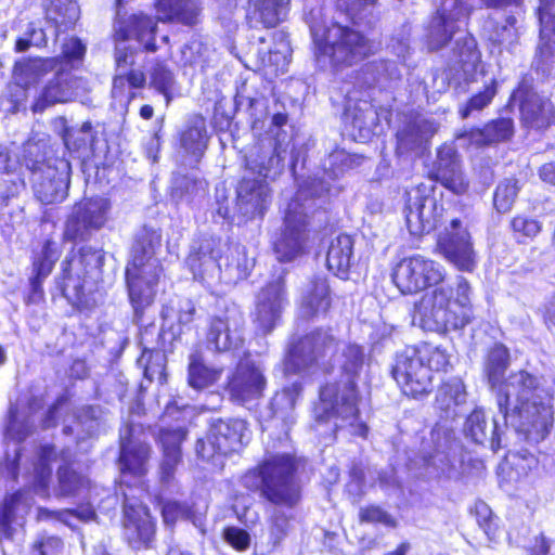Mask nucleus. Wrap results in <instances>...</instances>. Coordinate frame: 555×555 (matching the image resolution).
I'll use <instances>...</instances> for the list:
<instances>
[{
	"label": "nucleus",
	"mask_w": 555,
	"mask_h": 555,
	"mask_svg": "<svg viewBox=\"0 0 555 555\" xmlns=\"http://www.w3.org/2000/svg\"><path fill=\"white\" fill-rule=\"evenodd\" d=\"M446 268L425 256L413 255L395 264L391 279L400 293L417 294L428 289L415 304L413 322L424 331L447 333L465 327L474 318L472 287L460 276L444 284Z\"/></svg>",
	"instance_id": "1"
},
{
	"label": "nucleus",
	"mask_w": 555,
	"mask_h": 555,
	"mask_svg": "<svg viewBox=\"0 0 555 555\" xmlns=\"http://www.w3.org/2000/svg\"><path fill=\"white\" fill-rule=\"evenodd\" d=\"M508 359L507 348L495 345L489 352L486 366L489 384L496 393L499 410L521 430L543 437L553 424L554 382L525 370L512 373L504 379Z\"/></svg>",
	"instance_id": "2"
},
{
	"label": "nucleus",
	"mask_w": 555,
	"mask_h": 555,
	"mask_svg": "<svg viewBox=\"0 0 555 555\" xmlns=\"http://www.w3.org/2000/svg\"><path fill=\"white\" fill-rule=\"evenodd\" d=\"M341 372L339 383L327 384L320 391V402L314 408L318 423L333 420L334 428L351 427L352 433L365 436L367 427L358 420L354 377L363 364V350L348 345L337 359Z\"/></svg>",
	"instance_id": "3"
},
{
	"label": "nucleus",
	"mask_w": 555,
	"mask_h": 555,
	"mask_svg": "<svg viewBox=\"0 0 555 555\" xmlns=\"http://www.w3.org/2000/svg\"><path fill=\"white\" fill-rule=\"evenodd\" d=\"M156 28V22L142 12L134 13L126 20L119 18L115 25L116 74L113 79L112 96L125 108L137 95L133 90L143 88L146 78L142 70L129 69V66L134 63L133 55L121 44L133 39L142 44L145 50L155 51Z\"/></svg>",
	"instance_id": "4"
},
{
	"label": "nucleus",
	"mask_w": 555,
	"mask_h": 555,
	"mask_svg": "<svg viewBox=\"0 0 555 555\" xmlns=\"http://www.w3.org/2000/svg\"><path fill=\"white\" fill-rule=\"evenodd\" d=\"M311 34L317 62L324 68L338 70L351 66L374 54L378 48L361 31L339 23L332 24L322 34L312 27Z\"/></svg>",
	"instance_id": "5"
},
{
	"label": "nucleus",
	"mask_w": 555,
	"mask_h": 555,
	"mask_svg": "<svg viewBox=\"0 0 555 555\" xmlns=\"http://www.w3.org/2000/svg\"><path fill=\"white\" fill-rule=\"evenodd\" d=\"M278 151L251 153L246 158V173L237 186L236 207L246 219L262 217L271 202L267 180H274L283 170Z\"/></svg>",
	"instance_id": "6"
},
{
	"label": "nucleus",
	"mask_w": 555,
	"mask_h": 555,
	"mask_svg": "<svg viewBox=\"0 0 555 555\" xmlns=\"http://www.w3.org/2000/svg\"><path fill=\"white\" fill-rule=\"evenodd\" d=\"M296 460L288 453H268L262 463L245 477L249 479L258 475L262 495L275 505L294 506L300 498L299 486L295 478Z\"/></svg>",
	"instance_id": "7"
},
{
	"label": "nucleus",
	"mask_w": 555,
	"mask_h": 555,
	"mask_svg": "<svg viewBox=\"0 0 555 555\" xmlns=\"http://www.w3.org/2000/svg\"><path fill=\"white\" fill-rule=\"evenodd\" d=\"M152 245L141 243L132 247V259L126 268L129 298L135 314L149 307L155 298L156 285L163 272Z\"/></svg>",
	"instance_id": "8"
},
{
	"label": "nucleus",
	"mask_w": 555,
	"mask_h": 555,
	"mask_svg": "<svg viewBox=\"0 0 555 555\" xmlns=\"http://www.w3.org/2000/svg\"><path fill=\"white\" fill-rule=\"evenodd\" d=\"M305 191L300 190L285 211L284 227L274 243V253L281 262H289L304 255L309 242L307 207L301 203Z\"/></svg>",
	"instance_id": "9"
},
{
	"label": "nucleus",
	"mask_w": 555,
	"mask_h": 555,
	"mask_svg": "<svg viewBox=\"0 0 555 555\" xmlns=\"http://www.w3.org/2000/svg\"><path fill=\"white\" fill-rule=\"evenodd\" d=\"M101 256L91 248H82L73 253L62 264V292L67 300L79 309L90 307L85 292L87 276L98 268Z\"/></svg>",
	"instance_id": "10"
},
{
	"label": "nucleus",
	"mask_w": 555,
	"mask_h": 555,
	"mask_svg": "<svg viewBox=\"0 0 555 555\" xmlns=\"http://www.w3.org/2000/svg\"><path fill=\"white\" fill-rule=\"evenodd\" d=\"M336 351V340L325 331L312 332L293 344L284 361V370L299 373L313 364L326 366V358L332 359Z\"/></svg>",
	"instance_id": "11"
},
{
	"label": "nucleus",
	"mask_w": 555,
	"mask_h": 555,
	"mask_svg": "<svg viewBox=\"0 0 555 555\" xmlns=\"http://www.w3.org/2000/svg\"><path fill=\"white\" fill-rule=\"evenodd\" d=\"M247 431L242 420L218 421L211 426L207 441H197L196 453L205 461L216 462L220 455L238 451L247 439Z\"/></svg>",
	"instance_id": "12"
},
{
	"label": "nucleus",
	"mask_w": 555,
	"mask_h": 555,
	"mask_svg": "<svg viewBox=\"0 0 555 555\" xmlns=\"http://www.w3.org/2000/svg\"><path fill=\"white\" fill-rule=\"evenodd\" d=\"M443 206L428 193L426 186L418 185L406 191L405 220L413 235H422L435 230L442 221Z\"/></svg>",
	"instance_id": "13"
},
{
	"label": "nucleus",
	"mask_w": 555,
	"mask_h": 555,
	"mask_svg": "<svg viewBox=\"0 0 555 555\" xmlns=\"http://www.w3.org/2000/svg\"><path fill=\"white\" fill-rule=\"evenodd\" d=\"M288 305L284 279L266 284L256 295L255 308L251 313L253 323L259 334L267 335L280 323L282 313Z\"/></svg>",
	"instance_id": "14"
},
{
	"label": "nucleus",
	"mask_w": 555,
	"mask_h": 555,
	"mask_svg": "<svg viewBox=\"0 0 555 555\" xmlns=\"http://www.w3.org/2000/svg\"><path fill=\"white\" fill-rule=\"evenodd\" d=\"M392 375L406 396L417 398L431 390L433 374L415 347H408L397 356Z\"/></svg>",
	"instance_id": "15"
},
{
	"label": "nucleus",
	"mask_w": 555,
	"mask_h": 555,
	"mask_svg": "<svg viewBox=\"0 0 555 555\" xmlns=\"http://www.w3.org/2000/svg\"><path fill=\"white\" fill-rule=\"evenodd\" d=\"M470 10L468 0H438L436 15L428 27V48L434 51L446 46L459 29V23L468 16Z\"/></svg>",
	"instance_id": "16"
},
{
	"label": "nucleus",
	"mask_w": 555,
	"mask_h": 555,
	"mask_svg": "<svg viewBox=\"0 0 555 555\" xmlns=\"http://www.w3.org/2000/svg\"><path fill=\"white\" fill-rule=\"evenodd\" d=\"M482 76H485V69L476 40L472 36L459 39L453 59L444 72L449 85H453L455 89L464 88Z\"/></svg>",
	"instance_id": "17"
},
{
	"label": "nucleus",
	"mask_w": 555,
	"mask_h": 555,
	"mask_svg": "<svg viewBox=\"0 0 555 555\" xmlns=\"http://www.w3.org/2000/svg\"><path fill=\"white\" fill-rule=\"evenodd\" d=\"M25 165L33 172L34 191L41 203L52 204L66 197L69 170L66 162L60 160L57 166L28 162Z\"/></svg>",
	"instance_id": "18"
},
{
	"label": "nucleus",
	"mask_w": 555,
	"mask_h": 555,
	"mask_svg": "<svg viewBox=\"0 0 555 555\" xmlns=\"http://www.w3.org/2000/svg\"><path fill=\"white\" fill-rule=\"evenodd\" d=\"M438 248L443 257L461 271L469 272L476 267L470 234L459 219L451 220L439 236Z\"/></svg>",
	"instance_id": "19"
},
{
	"label": "nucleus",
	"mask_w": 555,
	"mask_h": 555,
	"mask_svg": "<svg viewBox=\"0 0 555 555\" xmlns=\"http://www.w3.org/2000/svg\"><path fill=\"white\" fill-rule=\"evenodd\" d=\"M112 205L108 198L96 196L78 203L66 223L65 236L83 238L91 230H100L108 220Z\"/></svg>",
	"instance_id": "20"
},
{
	"label": "nucleus",
	"mask_w": 555,
	"mask_h": 555,
	"mask_svg": "<svg viewBox=\"0 0 555 555\" xmlns=\"http://www.w3.org/2000/svg\"><path fill=\"white\" fill-rule=\"evenodd\" d=\"M266 384L267 380L260 365L251 359L245 358L240 361L230 377L228 389L234 401L248 403L262 396Z\"/></svg>",
	"instance_id": "21"
},
{
	"label": "nucleus",
	"mask_w": 555,
	"mask_h": 555,
	"mask_svg": "<svg viewBox=\"0 0 555 555\" xmlns=\"http://www.w3.org/2000/svg\"><path fill=\"white\" fill-rule=\"evenodd\" d=\"M512 99L520 102L521 119L528 127L545 129L555 125V106L548 99L522 88H518Z\"/></svg>",
	"instance_id": "22"
},
{
	"label": "nucleus",
	"mask_w": 555,
	"mask_h": 555,
	"mask_svg": "<svg viewBox=\"0 0 555 555\" xmlns=\"http://www.w3.org/2000/svg\"><path fill=\"white\" fill-rule=\"evenodd\" d=\"M125 534L133 547L147 546L155 533L154 521L145 506L131 503L127 498L124 505Z\"/></svg>",
	"instance_id": "23"
},
{
	"label": "nucleus",
	"mask_w": 555,
	"mask_h": 555,
	"mask_svg": "<svg viewBox=\"0 0 555 555\" xmlns=\"http://www.w3.org/2000/svg\"><path fill=\"white\" fill-rule=\"evenodd\" d=\"M241 321V317L235 312L214 318L209 324L207 344L217 351H229L241 347L243 344Z\"/></svg>",
	"instance_id": "24"
},
{
	"label": "nucleus",
	"mask_w": 555,
	"mask_h": 555,
	"mask_svg": "<svg viewBox=\"0 0 555 555\" xmlns=\"http://www.w3.org/2000/svg\"><path fill=\"white\" fill-rule=\"evenodd\" d=\"M137 428L126 426L120 434V466L124 475L127 473L141 476L146 472V461L150 455V448L145 442L138 439L134 434Z\"/></svg>",
	"instance_id": "25"
},
{
	"label": "nucleus",
	"mask_w": 555,
	"mask_h": 555,
	"mask_svg": "<svg viewBox=\"0 0 555 555\" xmlns=\"http://www.w3.org/2000/svg\"><path fill=\"white\" fill-rule=\"evenodd\" d=\"M33 503L34 500L27 491H17L5 498L3 505L0 507L1 539H13L18 533Z\"/></svg>",
	"instance_id": "26"
},
{
	"label": "nucleus",
	"mask_w": 555,
	"mask_h": 555,
	"mask_svg": "<svg viewBox=\"0 0 555 555\" xmlns=\"http://www.w3.org/2000/svg\"><path fill=\"white\" fill-rule=\"evenodd\" d=\"M435 177L454 194H464L468 189V182L462 173L456 151L451 145H443L439 149Z\"/></svg>",
	"instance_id": "27"
},
{
	"label": "nucleus",
	"mask_w": 555,
	"mask_h": 555,
	"mask_svg": "<svg viewBox=\"0 0 555 555\" xmlns=\"http://www.w3.org/2000/svg\"><path fill=\"white\" fill-rule=\"evenodd\" d=\"M331 302L330 285L324 276L315 275L306 283L300 296V311L305 318L326 313Z\"/></svg>",
	"instance_id": "28"
},
{
	"label": "nucleus",
	"mask_w": 555,
	"mask_h": 555,
	"mask_svg": "<svg viewBox=\"0 0 555 555\" xmlns=\"http://www.w3.org/2000/svg\"><path fill=\"white\" fill-rule=\"evenodd\" d=\"M81 80L69 74L60 73L44 87L41 95L34 104L35 112L43 111L48 105L63 103L78 95Z\"/></svg>",
	"instance_id": "29"
},
{
	"label": "nucleus",
	"mask_w": 555,
	"mask_h": 555,
	"mask_svg": "<svg viewBox=\"0 0 555 555\" xmlns=\"http://www.w3.org/2000/svg\"><path fill=\"white\" fill-rule=\"evenodd\" d=\"M55 456L53 447L44 444L40 448L36 461L31 464L33 472L25 476L26 482L34 493L41 498L49 496V483L51 480V462Z\"/></svg>",
	"instance_id": "30"
},
{
	"label": "nucleus",
	"mask_w": 555,
	"mask_h": 555,
	"mask_svg": "<svg viewBox=\"0 0 555 555\" xmlns=\"http://www.w3.org/2000/svg\"><path fill=\"white\" fill-rule=\"evenodd\" d=\"M186 433L181 427L163 428L159 431V441L163 446L164 461L162 463V479L169 480L178 465L181 452L180 444L185 439Z\"/></svg>",
	"instance_id": "31"
},
{
	"label": "nucleus",
	"mask_w": 555,
	"mask_h": 555,
	"mask_svg": "<svg viewBox=\"0 0 555 555\" xmlns=\"http://www.w3.org/2000/svg\"><path fill=\"white\" fill-rule=\"evenodd\" d=\"M301 386L298 382L284 387L276 392L270 402V410L274 421H281L283 426L288 429L295 423V405L300 395ZM287 436V430H285Z\"/></svg>",
	"instance_id": "32"
},
{
	"label": "nucleus",
	"mask_w": 555,
	"mask_h": 555,
	"mask_svg": "<svg viewBox=\"0 0 555 555\" xmlns=\"http://www.w3.org/2000/svg\"><path fill=\"white\" fill-rule=\"evenodd\" d=\"M156 9L158 20L176 21L186 25L194 24L199 12L196 0H158Z\"/></svg>",
	"instance_id": "33"
},
{
	"label": "nucleus",
	"mask_w": 555,
	"mask_h": 555,
	"mask_svg": "<svg viewBox=\"0 0 555 555\" xmlns=\"http://www.w3.org/2000/svg\"><path fill=\"white\" fill-rule=\"evenodd\" d=\"M353 242L347 234H340L331 241L326 263L330 271L336 275L347 274L351 262Z\"/></svg>",
	"instance_id": "34"
},
{
	"label": "nucleus",
	"mask_w": 555,
	"mask_h": 555,
	"mask_svg": "<svg viewBox=\"0 0 555 555\" xmlns=\"http://www.w3.org/2000/svg\"><path fill=\"white\" fill-rule=\"evenodd\" d=\"M467 400V391L463 380L459 377H450L443 382L436 395V405L446 413H455L456 408Z\"/></svg>",
	"instance_id": "35"
},
{
	"label": "nucleus",
	"mask_w": 555,
	"mask_h": 555,
	"mask_svg": "<svg viewBox=\"0 0 555 555\" xmlns=\"http://www.w3.org/2000/svg\"><path fill=\"white\" fill-rule=\"evenodd\" d=\"M222 372L221 367L207 365L197 353H194L189 361L188 383L192 388L202 390L217 383Z\"/></svg>",
	"instance_id": "36"
},
{
	"label": "nucleus",
	"mask_w": 555,
	"mask_h": 555,
	"mask_svg": "<svg viewBox=\"0 0 555 555\" xmlns=\"http://www.w3.org/2000/svg\"><path fill=\"white\" fill-rule=\"evenodd\" d=\"M496 423L488 424L486 414L481 409H475L466 418L464 433L467 438L476 443H483L490 437L491 447L495 449L499 442H495Z\"/></svg>",
	"instance_id": "37"
},
{
	"label": "nucleus",
	"mask_w": 555,
	"mask_h": 555,
	"mask_svg": "<svg viewBox=\"0 0 555 555\" xmlns=\"http://www.w3.org/2000/svg\"><path fill=\"white\" fill-rule=\"evenodd\" d=\"M57 59H34L17 62L14 67V79L17 85L27 88L47 70L55 68Z\"/></svg>",
	"instance_id": "38"
},
{
	"label": "nucleus",
	"mask_w": 555,
	"mask_h": 555,
	"mask_svg": "<svg viewBox=\"0 0 555 555\" xmlns=\"http://www.w3.org/2000/svg\"><path fill=\"white\" fill-rule=\"evenodd\" d=\"M554 0H540L539 18L541 22L539 53L542 57H550L555 53V15L551 16L547 5Z\"/></svg>",
	"instance_id": "39"
},
{
	"label": "nucleus",
	"mask_w": 555,
	"mask_h": 555,
	"mask_svg": "<svg viewBox=\"0 0 555 555\" xmlns=\"http://www.w3.org/2000/svg\"><path fill=\"white\" fill-rule=\"evenodd\" d=\"M61 255V250L59 248V244L51 240H48L43 246L41 251L35 257L34 260V272L36 276L31 280V284L34 288L47 278L52 269L54 263L57 261Z\"/></svg>",
	"instance_id": "40"
},
{
	"label": "nucleus",
	"mask_w": 555,
	"mask_h": 555,
	"mask_svg": "<svg viewBox=\"0 0 555 555\" xmlns=\"http://www.w3.org/2000/svg\"><path fill=\"white\" fill-rule=\"evenodd\" d=\"M78 17L79 8L75 0H51L47 8V18L57 28L74 24Z\"/></svg>",
	"instance_id": "41"
},
{
	"label": "nucleus",
	"mask_w": 555,
	"mask_h": 555,
	"mask_svg": "<svg viewBox=\"0 0 555 555\" xmlns=\"http://www.w3.org/2000/svg\"><path fill=\"white\" fill-rule=\"evenodd\" d=\"M181 144L186 153L194 156L195 160L202 156L206 149V129L203 119L182 133Z\"/></svg>",
	"instance_id": "42"
},
{
	"label": "nucleus",
	"mask_w": 555,
	"mask_h": 555,
	"mask_svg": "<svg viewBox=\"0 0 555 555\" xmlns=\"http://www.w3.org/2000/svg\"><path fill=\"white\" fill-rule=\"evenodd\" d=\"M415 349L423 363L430 370V374H433L434 371H446L450 365V356L446 349L439 346L422 344L415 347Z\"/></svg>",
	"instance_id": "43"
},
{
	"label": "nucleus",
	"mask_w": 555,
	"mask_h": 555,
	"mask_svg": "<svg viewBox=\"0 0 555 555\" xmlns=\"http://www.w3.org/2000/svg\"><path fill=\"white\" fill-rule=\"evenodd\" d=\"M291 0H259L258 12L266 27H274L283 21Z\"/></svg>",
	"instance_id": "44"
},
{
	"label": "nucleus",
	"mask_w": 555,
	"mask_h": 555,
	"mask_svg": "<svg viewBox=\"0 0 555 555\" xmlns=\"http://www.w3.org/2000/svg\"><path fill=\"white\" fill-rule=\"evenodd\" d=\"M94 511L90 507H82L80 511L63 509V511H50L47 508H38L37 518L39 520H57L68 527H75L74 519L91 520L94 517Z\"/></svg>",
	"instance_id": "45"
},
{
	"label": "nucleus",
	"mask_w": 555,
	"mask_h": 555,
	"mask_svg": "<svg viewBox=\"0 0 555 555\" xmlns=\"http://www.w3.org/2000/svg\"><path fill=\"white\" fill-rule=\"evenodd\" d=\"M150 85L165 96L166 104L171 101V90L175 85V76L163 63H155L150 69Z\"/></svg>",
	"instance_id": "46"
},
{
	"label": "nucleus",
	"mask_w": 555,
	"mask_h": 555,
	"mask_svg": "<svg viewBox=\"0 0 555 555\" xmlns=\"http://www.w3.org/2000/svg\"><path fill=\"white\" fill-rule=\"evenodd\" d=\"M438 129L437 124L428 118H417L410 127L408 131L399 133L401 142H411L414 144H421L427 141Z\"/></svg>",
	"instance_id": "47"
},
{
	"label": "nucleus",
	"mask_w": 555,
	"mask_h": 555,
	"mask_svg": "<svg viewBox=\"0 0 555 555\" xmlns=\"http://www.w3.org/2000/svg\"><path fill=\"white\" fill-rule=\"evenodd\" d=\"M57 477V494L62 496L79 494L88 485V480L83 476L78 475L67 466L59 468Z\"/></svg>",
	"instance_id": "48"
},
{
	"label": "nucleus",
	"mask_w": 555,
	"mask_h": 555,
	"mask_svg": "<svg viewBox=\"0 0 555 555\" xmlns=\"http://www.w3.org/2000/svg\"><path fill=\"white\" fill-rule=\"evenodd\" d=\"M186 261L195 279L204 280L206 275H214V273L221 269V264L217 262L216 256L212 253L207 256L203 249L199 253L190 255Z\"/></svg>",
	"instance_id": "49"
},
{
	"label": "nucleus",
	"mask_w": 555,
	"mask_h": 555,
	"mask_svg": "<svg viewBox=\"0 0 555 555\" xmlns=\"http://www.w3.org/2000/svg\"><path fill=\"white\" fill-rule=\"evenodd\" d=\"M519 186L517 181L514 179H506L502 181L494 193V206L499 212H507L511 210L517 194Z\"/></svg>",
	"instance_id": "50"
},
{
	"label": "nucleus",
	"mask_w": 555,
	"mask_h": 555,
	"mask_svg": "<svg viewBox=\"0 0 555 555\" xmlns=\"http://www.w3.org/2000/svg\"><path fill=\"white\" fill-rule=\"evenodd\" d=\"M231 261L225 263L227 270L233 272L234 279H245L255 264L254 258L246 255L244 247L235 246L230 249Z\"/></svg>",
	"instance_id": "51"
},
{
	"label": "nucleus",
	"mask_w": 555,
	"mask_h": 555,
	"mask_svg": "<svg viewBox=\"0 0 555 555\" xmlns=\"http://www.w3.org/2000/svg\"><path fill=\"white\" fill-rule=\"evenodd\" d=\"M496 93V81L494 78H490L486 82L483 91L475 94L467 103V105L461 109V115L466 118L473 111H480L486 107L493 99Z\"/></svg>",
	"instance_id": "52"
},
{
	"label": "nucleus",
	"mask_w": 555,
	"mask_h": 555,
	"mask_svg": "<svg viewBox=\"0 0 555 555\" xmlns=\"http://www.w3.org/2000/svg\"><path fill=\"white\" fill-rule=\"evenodd\" d=\"M326 162L330 175L332 177H337L353 166L354 158L344 150H336L328 155Z\"/></svg>",
	"instance_id": "53"
},
{
	"label": "nucleus",
	"mask_w": 555,
	"mask_h": 555,
	"mask_svg": "<svg viewBox=\"0 0 555 555\" xmlns=\"http://www.w3.org/2000/svg\"><path fill=\"white\" fill-rule=\"evenodd\" d=\"M29 434V420L26 422L18 418L17 412L11 408L10 421L7 427L5 437L15 442H20L25 439Z\"/></svg>",
	"instance_id": "54"
},
{
	"label": "nucleus",
	"mask_w": 555,
	"mask_h": 555,
	"mask_svg": "<svg viewBox=\"0 0 555 555\" xmlns=\"http://www.w3.org/2000/svg\"><path fill=\"white\" fill-rule=\"evenodd\" d=\"M223 539L228 544L240 552L246 551L251 542L250 534L246 530L234 526L227 527L223 530Z\"/></svg>",
	"instance_id": "55"
},
{
	"label": "nucleus",
	"mask_w": 555,
	"mask_h": 555,
	"mask_svg": "<svg viewBox=\"0 0 555 555\" xmlns=\"http://www.w3.org/2000/svg\"><path fill=\"white\" fill-rule=\"evenodd\" d=\"M25 35L26 37L18 38L16 41L15 50L17 52L26 51L30 46L42 47L47 43L44 30L34 24L29 25Z\"/></svg>",
	"instance_id": "56"
},
{
	"label": "nucleus",
	"mask_w": 555,
	"mask_h": 555,
	"mask_svg": "<svg viewBox=\"0 0 555 555\" xmlns=\"http://www.w3.org/2000/svg\"><path fill=\"white\" fill-rule=\"evenodd\" d=\"M513 124L509 119H499L486 126V133L493 142L503 141L512 135Z\"/></svg>",
	"instance_id": "57"
},
{
	"label": "nucleus",
	"mask_w": 555,
	"mask_h": 555,
	"mask_svg": "<svg viewBox=\"0 0 555 555\" xmlns=\"http://www.w3.org/2000/svg\"><path fill=\"white\" fill-rule=\"evenodd\" d=\"M37 555H63V542L56 537L41 538L34 544Z\"/></svg>",
	"instance_id": "58"
},
{
	"label": "nucleus",
	"mask_w": 555,
	"mask_h": 555,
	"mask_svg": "<svg viewBox=\"0 0 555 555\" xmlns=\"http://www.w3.org/2000/svg\"><path fill=\"white\" fill-rule=\"evenodd\" d=\"M512 228L527 237H533L541 231L539 221L526 217H515L512 220Z\"/></svg>",
	"instance_id": "59"
},
{
	"label": "nucleus",
	"mask_w": 555,
	"mask_h": 555,
	"mask_svg": "<svg viewBox=\"0 0 555 555\" xmlns=\"http://www.w3.org/2000/svg\"><path fill=\"white\" fill-rule=\"evenodd\" d=\"M360 517L362 521L380 522L389 527H393L396 525L391 516L377 506L363 508L360 513Z\"/></svg>",
	"instance_id": "60"
},
{
	"label": "nucleus",
	"mask_w": 555,
	"mask_h": 555,
	"mask_svg": "<svg viewBox=\"0 0 555 555\" xmlns=\"http://www.w3.org/2000/svg\"><path fill=\"white\" fill-rule=\"evenodd\" d=\"M21 167L22 164L16 154L13 155L8 147L0 145V172L13 173Z\"/></svg>",
	"instance_id": "61"
},
{
	"label": "nucleus",
	"mask_w": 555,
	"mask_h": 555,
	"mask_svg": "<svg viewBox=\"0 0 555 555\" xmlns=\"http://www.w3.org/2000/svg\"><path fill=\"white\" fill-rule=\"evenodd\" d=\"M86 52L85 46L77 38H70L63 44V55L67 60H80Z\"/></svg>",
	"instance_id": "62"
},
{
	"label": "nucleus",
	"mask_w": 555,
	"mask_h": 555,
	"mask_svg": "<svg viewBox=\"0 0 555 555\" xmlns=\"http://www.w3.org/2000/svg\"><path fill=\"white\" fill-rule=\"evenodd\" d=\"M184 515V509L177 502H168L163 507V517L166 524H173Z\"/></svg>",
	"instance_id": "63"
},
{
	"label": "nucleus",
	"mask_w": 555,
	"mask_h": 555,
	"mask_svg": "<svg viewBox=\"0 0 555 555\" xmlns=\"http://www.w3.org/2000/svg\"><path fill=\"white\" fill-rule=\"evenodd\" d=\"M287 518L281 513L275 512L271 518V533L275 540H280L285 533Z\"/></svg>",
	"instance_id": "64"
}]
</instances>
